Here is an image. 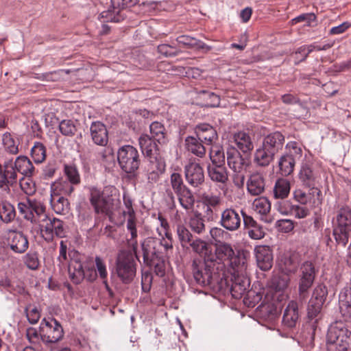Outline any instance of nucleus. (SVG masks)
<instances>
[{
  "label": "nucleus",
  "instance_id": "nucleus-1",
  "mask_svg": "<svg viewBox=\"0 0 351 351\" xmlns=\"http://www.w3.org/2000/svg\"><path fill=\"white\" fill-rule=\"evenodd\" d=\"M285 142V135L278 131L271 132L264 136L261 145L254 152V164L261 167L269 166L274 161L275 156L282 150Z\"/></svg>",
  "mask_w": 351,
  "mask_h": 351
},
{
  "label": "nucleus",
  "instance_id": "nucleus-2",
  "mask_svg": "<svg viewBox=\"0 0 351 351\" xmlns=\"http://www.w3.org/2000/svg\"><path fill=\"white\" fill-rule=\"evenodd\" d=\"M192 272L195 282L204 287L208 286L213 289L222 287L223 278L220 277L219 270L212 263L195 258L192 262Z\"/></svg>",
  "mask_w": 351,
  "mask_h": 351
},
{
  "label": "nucleus",
  "instance_id": "nucleus-3",
  "mask_svg": "<svg viewBox=\"0 0 351 351\" xmlns=\"http://www.w3.org/2000/svg\"><path fill=\"white\" fill-rule=\"evenodd\" d=\"M89 201L96 214H104L110 218L112 215L114 205V197L117 193V189L113 186H107L103 190L95 186L88 188Z\"/></svg>",
  "mask_w": 351,
  "mask_h": 351
},
{
  "label": "nucleus",
  "instance_id": "nucleus-4",
  "mask_svg": "<svg viewBox=\"0 0 351 351\" xmlns=\"http://www.w3.org/2000/svg\"><path fill=\"white\" fill-rule=\"evenodd\" d=\"M328 351L351 350V332L340 322L330 324L326 335Z\"/></svg>",
  "mask_w": 351,
  "mask_h": 351
},
{
  "label": "nucleus",
  "instance_id": "nucleus-5",
  "mask_svg": "<svg viewBox=\"0 0 351 351\" xmlns=\"http://www.w3.org/2000/svg\"><path fill=\"white\" fill-rule=\"evenodd\" d=\"M74 191L73 186L66 182H54L51 186L50 204L57 214L65 215L69 213L70 204L63 195H70Z\"/></svg>",
  "mask_w": 351,
  "mask_h": 351
},
{
  "label": "nucleus",
  "instance_id": "nucleus-6",
  "mask_svg": "<svg viewBox=\"0 0 351 351\" xmlns=\"http://www.w3.org/2000/svg\"><path fill=\"white\" fill-rule=\"evenodd\" d=\"M141 249L143 263H150L162 256L164 252L167 254L172 250L173 245L171 242L163 243L160 239L149 237L141 242Z\"/></svg>",
  "mask_w": 351,
  "mask_h": 351
},
{
  "label": "nucleus",
  "instance_id": "nucleus-7",
  "mask_svg": "<svg viewBox=\"0 0 351 351\" xmlns=\"http://www.w3.org/2000/svg\"><path fill=\"white\" fill-rule=\"evenodd\" d=\"M336 218L333 235L337 243L345 247L351 236V208L342 207L338 210Z\"/></svg>",
  "mask_w": 351,
  "mask_h": 351
},
{
  "label": "nucleus",
  "instance_id": "nucleus-8",
  "mask_svg": "<svg viewBox=\"0 0 351 351\" xmlns=\"http://www.w3.org/2000/svg\"><path fill=\"white\" fill-rule=\"evenodd\" d=\"M117 159L121 169L128 174H134L141 164L138 150L132 145H124L117 152Z\"/></svg>",
  "mask_w": 351,
  "mask_h": 351
},
{
  "label": "nucleus",
  "instance_id": "nucleus-9",
  "mask_svg": "<svg viewBox=\"0 0 351 351\" xmlns=\"http://www.w3.org/2000/svg\"><path fill=\"white\" fill-rule=\"evenodd\" d=\"M116 273L124 284H129L133 280L136 275V267L132 254L122 251L118 254Z\"/></svg>",
  "mask_w": 351,
  "mask_h": 351
},
{
  "label": "nucleus",
  "instance_id": "nucleus-10",
  "mask_svg": "<svg viewBox=\"0 0 351 351\" xmlns=\"http://www.w3.org/2000/svg\"><path fill=\"white\" fill-rule=\"evenodd\" d=\"M319 178V173L313 168L311 162H304L302 163L298 173L299 180L304 186L310 189L311 191H313V193H316L317 199L314 201V203L317 204L322 202L320 198L321 191L315 186Z\"/></svg>",
  "mask_w": 351,
  "mask_h": 351
},
{
  "label": "nucleus",
  "instance_id": "nucleus-11",
  "mask_svg": "<svg viewBox=\"0 0 351 351\" xmlns=\"http://www.w3.org/2000/svg\"><path fill=\"white\" fill-rule=\"evenodd\" d=\"M64 330L58 320L54 318L41 321V341L47 346L56 343L62 339Z\"/></svg>",
  "mask_w": 351,
  "mask_h": 351
},
{
  "label": "nucleus",
  "instance_id": "nucleus-12",
  "mask_svg": "<svg viewBox=\"0 0 351 351\" xmlns=\"http://www.w3.org/2000/svg\"><path fill=\"white\" fill-rule=\"evenodd\" d=\"M64 223L62 220L53 217L48 216L39 224V229L42 237L47 242L52 241L55 237L63 238L66 231Z\"/></svg>",
  "mask_w": 351,
  "mask_h": 351
},
{
  "label": "nucleus",
  "instance_id": "nucleus-13",
  "mask_svg": "<svg viewBox=\"0 0 351 351\" xmlns=\"http://www.w3.org/2000/svg\"><path fill=\"white\" fill-rule=\"evenodd\" d=\"M317 271L313 263L305 261L300 269L299 296L300 300H305L308 295V290L312 287Z\"/></svg>",
  "mask_w": 351,
  "mask_h": 351
},
{
  "label": "nucleus",
  "instance_id": "nucleus-14",
  "mask_svg": "<svg viewBox=\"0 0 351 351\" xmlns=\"http://www.w3.org/2000/svg\"><path fill=\"white\" fill-rule=\"evenodd\" d=\"M234 255V251L232 245L224 242L216 244L215 252L211 251L210 255L206 257L207 262L213 263L219 271H222L225 265L224 262L229 263Z\"/></svg>",
  "mask_w": 351,
  "mask_h": 351
},
{
  "label": "nucleus",
  "instance_id": "nucleus-15",
  "mask_svg": "<svg viewBox=\"0 0 351 351\" xmlns=\"http://www.w3.org/2000/svg\"><path fill=\"white\" fill-rule=\"evenodd\" d=\"M69 257L70 258L68 268L69 277L73 283L80 284L85 276L82 263L84 256L72 250L69 252Z\"/></svg>",
  "mask_w": 351,
  "mask_h": 351
},
{
  "label": "nucleus",
  "instance_id": "nucleus-16",
  "mask_svg": "<svg viewBox=\"0 0 351 351\" xmlns=\"http://www.w3.org/2000/svg\"><path fill=\"white\" fill-rule=\"evenodd\" d=\"M243 210L226 208L221 213L219 225L225 230L234 232L239 230L241 225Z\"/></svg>",
  "mask_w": 351,
  "mask_h": 351
},
{
  "label": "nucleus",
  "instance_id": "nucleus-17",
  "mask_svg": "<svg viewBox=\"0 0 351 351\" xmlns=\"http://www.w3.org/2000/svg\"><path fill=\"white\" fill-rule=\"evenodd\" d=\"M18 182V174L12 167V159L0 162V189L10 191Z\"/></svg>",
  "mask_w": 351,
  "mask_h": 351
},
{
  "label": "nucleus",
  "instance_id": "nucleus-18",
  "mask_svg": "<svg viewBox=\"0 0 351 351\" xmlns=\"http://www.w3.org/2000/svg\"><path fill=\"white\" fill-rule=\"evenodd\" d=\"M184 171L186 181L192 187H199L204 183V171L200 164L190 162L184 166Z\"/></svg>",
  "mask_w": 351,
  "mask_h": 351
},
{
  "label": "nucleus",
  "instance_id": "nucleus-19",
  "mask_svg": "<svg viewBox=\"0 0 351 351\" xmlns=\"http://www.w3.org/2000/svg\"><path fill=\"white\" fill-rule=\"evenodd\" d=\"M227 162L228 167L234 173H241L245 171L248 163L245 160L239 151L233 147L227 149Z\"/></svg>",
  "mask_w": 351,
  "mask_h": 351
},
{
  "label": "nucleus",
  "instance_id": "nucleus-20",
  "mask_svg": "<svg viewBox=\"0 0 351 351\" xmlns=\"http://www.w3.org/2000/svg\"><path fill=\"white\" fill-rule=\"evenodd\" d=\"M258 267L263 271L269 270L273 265V254L267 245H258L254 249Z\"/></svg>",
  "mask_w": 351,
  "mask_h": 351
},
{
  "label": "nucleus",
  "instance_id": "nucleus-21",
  "mask_svg": "<svg viewBox=\"0 0 351 351\" xmlns=\"http://www.w3.org/2000/svg\"><path fill=\"white\" fill-rule=\"evenodd\" d=\"M241 215L244 229L248 236L254 240L263 239L265 234L263 226L258 224L252 216L247 215L244 211H241Z\"/></svg>",
  "mask_w": 351,
  "mask_h": 351
},
{
  "label": "nucleus",
  "instance_id": "nucleus-22",
  "mask_svg": "<svg viewBox=\"0 0 351 351\" xmlns=\"http://www.w3.org/2000/svg\"><path fill=\"white\" fill-rule=\"evenodd\" d=\"M165 170V164L163 162L158 160L157 158L149 159L144 167L147 182L152 184L157 182Z\"/></svg>",
  "mask_w": 351,
  "mask_h": 351
},
{
  "label": "nucleus",
  "instance_id": "nucleus-23",
  "mask_svg": "<svg viewBox=\"0 0 351 351\" xmlns=\"http://www.w3.org/2000/svg\"><path fill=\"white\" fill-rule=\"evenodd\" d=\"M122 10L125 8H130L135 5L138 0H121ZM100 17L105 19L104 22H120L123 20L125 15L123 10L113 8L112 10L108 9L100 14Z\"/></svg>",
  "mask_w": 351,
  "mask_h": 351
},
{
  "label": "nucleus",
  "instance_id": "nucleus-24",
  "mask_svg": "<svg viewBox=\"0 0 351 351\" xmlns=\"http://www.w3.org/2000/svg\"><path fill=\"white\" fill-rule=\"evenodd\" d=\"M93 141L97 145L105 146L108 141V134L106 125L100 121L93 122L90 128Z\"/></svg>",
  "mask_w": 351,
  "mask_h": 351
},
{
  "label": "nucleus",
  "instance_id": "nucleus-25",
  "mask_svg": "<svg viewBox=\"0 0 351 351\" xmlns=\"http://www.w3.org/2000/svg\"><path fill=\"white\" fill-rule=\"evenodd\" d=\"M195 132L199 140L206 145H211L217 138V134L215 128L207 123L197 125Z\"/></svg>",
  "mask_w": 351,
  "mask_h": 351
},
{
  "label": "nucleus",
  "instance_id": "nucleus-26",
  "mask_svg": "<svg viewBox=\"0 0 351 351\" xmlns=\"http://www.w3.org/2000/svg\"><path fill=\"white\" fill-rule=\"evenodd\" d=\"M156 141L148 134H143L138 138V143L142 153L149 159L156 158L158 154V148Z\"/></svg>",
  "mask_w": 351,
  "mask_h": 351
},
{
  "label": "nucleus",
  "instance_id": "nucleus-27",
  "mask_svg": "<svg viewBox=\"0 0 351 351\" xmlns=\"http://www.w3.org/2000/svg\"><path fill=\"white\" fill-rule=\"evenodd\" d=\"M232 143L243 154L250 153L254 149V145L249 134L245 132H237L232 134Z\"/></svg>",
  "mask_w": 351,
  "mask_h": 351
},
{
  "label": "nucleus",
  "instance_id": "nucleus-28",
  "mask_svg": "<svg viewBox=\"0 0 351 351\" xmlns=\"http://www.w3.org/2000/svg\"><path fill=\"white\" fill-rule=\"evenodd\" d=\"M298 319V305L296 302L291 300L285 310L282 323L285 326L292 328L296 326Z\"/></svg>",
  "mask_w": 351,
  "mask_h": 351
},
{
  "label": "nucleus",
  "instance_id": "nucleus-29",
  "mask_svg": "<svg viewBox=\"0 0 351 351\" xmlns=\"http://www.w3.org/2000/svg\"><path fill=\"white\" fill-rule=\"evenodd\" d=\"M265 181L260 173H252L247 181V190L252 195H259L265 191Z\"/></svg>",
  "mask_w": 351,
  "mask_h": 351
},
{
  "label": "nucleus",
  "instance_id": "nucleus-30",
  "mask_svg": "<svg viewBox=\"0 0 351 351\" xmlns=\"http://www.w3.org/2000/svg\"><path fill=\"white\" fill-rule=\"evenodd\" d=\"M340 313L346 321L351 320V288H343L339 295Z\"/></svg>",
  "mask_w": 351,
  "mask_h": 351
},
{
  "label": "nucleus",
  "instance_id": "nucleus-31",
  "mask_svg": "<svg viewBox=\"0 0 351 351\" xmlns=\"http://www.w3.org/2000/svg\"><path fill=\"white\" fill-rule=\"evenodd\" d=\"M12 167L16 173H20L25 177H32L34 174L35 168L31 160L25 156H19L12 161Z\"/></svg>",
  "mask_w": 351,
  "mask_h": 351
},
{
  "label": "nucleus",
  "instance_id": "nucleus-32",
  "mask_svg": "<svg viewBox=\"0 0 351 351\" xmlns=\"http://www.w3.org/2000/svg\"><path fill=\"white\" fill-rule=\"evenodd\" d=\"M125 239L127 245L129 248L132 249L135 254L136 258L138 250V230H137V221H132L129 220L126 221V234Z\"/></svg>",
  "mask_w": 351,
  "mask_h": 351
},
{
  "label": "nucleus",
  "instance_id": "nucleus-33",
  "mask_svg": "<svg viewBox=\"0 0 351 351\" xmlns=\"http://www.w3.org/2000/svg\"><path fill=\"white\" fill-rule=\"evenodd\" d=\"M208 175L215 182L225 184L228 180V173L225 165H208Z\"/></svg>",
  "mask_w": 351,
  "mask_h": 351
},
{
  "label": "nucleus",
  "instance_id": "nucleus-34",
  "mask_svg": "<svg viewBox=\"0 0 351 351\" xmlns=\"http://www.w3.org/2000/svg\"><path fill=\"white\" fill-rule=\"evenodd\" d=\"M10 248L16 253L25 252L29 246L27 238L21 232H12L10 235Z\"/></svg>",
  "mask_w": 351,
  "mask_h": 351
},
{
  "label": "nucleus",
  "instance_id": "nucleus-35",
  "mask_svg": "<svg viewBox=\"0 0 351 351\" xmlns=\"http://www.w3.org/2000/svg\"><path fill=\"white\" fill-rule=\"evenodd\" d=\"M324 304L310 299L307 307V316L309 321V326L315 331L317 330V324L320 319L321 310Z\"/></svg>",
  "mask_w": 351,
  "mask_h": 351
},
{
  "label": "nucleus",
  "instance_id": "nucleus-36",
  "mask_svg": "<svg viewBox=\"0 0 351 351\" xmlns=\"http://www.w3.org/2000/svg\"><path fill=\"white\" fill-rule=\"evenodd\" d=\"M30 217L29 220L32 223L39 224L42 221L45 220L49 215L46 213V208L40 202L32 200L29 202Z\"/></svg>",
  "mask_w": 351,
  "mask_h": 351
},
{
  "label": "nucleus",
  "instance_id": "nucleus-37",
  "mask_svg": "<svg viewBox=\"0 0 351 351\" xmlns=\"http://www.w3.org/2000/svg\"><path fill=\"white\" fill-rule=\"evenodd\" d=\"M245 275L237 276L232 285L230 291L232 295L234 298H241L245 293L250 285V280Z\"/></svg>",
  "mask_w": 351,
  "mask_h": 351
},
{
  "label": "nucleus",
  "instance_id": "nucleus-38",
  "mask_svg": "<svg viewBox=\"0 0 351 351\" xmlns=\"http://www.w3.org/2000/svg\"><path fill=\"white\" fill-rule=\"evenodd\" d=\"M203 142L195 136H187L185 138L186 148L194 155L202 158L206 154V148L202 145Z\"/></svg>",
  "mask_w": 351,
  "mask_h": 351
},
{
  "label": "nucleus",
  "instance_id": "nucleus-39",
  "mask_svg": "<svg viewBox=\"0 0 351 351\" xmlns=\"http://www.w3.org/2000/svg\"><path fill=\"white\" fill-rule=\"evenodd\" d=\"M189 227L194 233L202 235L206 232V225L202 214L198 211L195 212L189 219Z\"/></svg>",
  "mask_w": 351,
  "mask_h": 351
},
{
  "label": "nucleus",
  "instance_id": "nucleus-40",
  "mask_svg": "<svg viewBox=\"0 0 351 351\" xmlns=\"http://www.w3.org/2000/svg\"><path fill=\"white\" fill-rule=\"evenodd\" d=\"M176 42L191 49H206V51H209L211 49L210 47L206 45L204 42L187 35H182L177 37Z\"/></svg>",
  "mask_w": 351,
  "mask_h": 351
},
{
  "label": "nucleus",
  "instance_id": "nucleus-41",
  "mask_svg": "<svg viewBox=\"0 0 351 351\" xmlns=\"http://www.w3.org/2000/svg\"><path fill=\"white\" fill-rule=\"evenodd\" d=\"M16 210L14 206L8 201H1L0 204V220L9 223L13 221L16 217Z\"/></svg>",
  "mask_w": 351,
  "mask_h": 351
},
{
  "label": "nucleus",
  "instance_id": "nucleus-42",
  "mask_svg": "<svg viewBox=\"0 0 351 351\" xmlns=\"http://www.w3.org/2000/svg\"><path fill=\"white\" fill-rule=\"evenodd\" d=\"M150 137L160 144H165L167 141V133L165 126L160 122L154 121L149 126Z\"/></svg>",
  "mask_w": 351,
  "mask_h": 351
},
{
  "label": "nucleus",
  "instance_id": "nucleus-43",
  "mask_svg": "<svg viewBox=\"0 0 351 351\" xmlns=\"http://www.w3.org/2000/svg\"><path fill=\"white\" fill-rule=\"evenodd\" d=\"M290 182L285 178L278 179L274 187V196L276 199H285L290 193Z\"/></svg>",
  "mask_w": 351,
  "mask_h": 351
},
{
  "label": "nucleus",
  "instance_id": "nucleus-44",
  "mask_svg": "<svg viewBox=\"0 0 351 351\" xmlns=\"http://www.w3.org/2000/svg\"><path fill=\"white\" fill-rule=\"evenodd\" d=\"M229 263L234 270V275L243 276L246 274L247 263L244 254L237 256L234 254L233 258L230 260Z\"/></svg>",
  "mask_w": 351,
  "mask_h": 351
},
{
  "label": "nucleus",
  "instance_id": "nucleus-45",
  "mask_svg": "<svg viewBox=\"0 0 351 351\" xmlns=\"http://www.w3.org/2000/svg\"><path fill=\"white\" fill-rule=\"evenodd\" d=\"M181 206L185 210H191L195 204V197L191 191L186 187L176 193Z\"/></svg>",
  "mask_w": 351,
  "mask_h": 351
},
{
  "label": "nucleus",
  "instance_id": "nucleus-46",
  "mask_svg": "<svg viewBox=\"0 0 351 351\" xmlns=\"http://www.w3.org/2000/svg\"><path fill=\"white\" fill-rule=\"evenodd\" d=\"M188 245L192 248L193 251L204 256V261H206V256L210 255L211 247L204 241L197 237H194Z\"/></svg>",
  "mask_w": 351,
  "mask_h": 351
},
{
  "label": "nucleus",
  "instance_id": "nucleus-47",
  "mask_svg": "<svg viewBox=\"0 0 351 351\" xmlns=\"http://www.w3.org/2000/svg\"><path fill=\"white\" fill-rule=\"evenodd\" d=\"M295 163L296 162L294 161V159L289 156L282 154L278 160L280 174L283 176L291 175L293 172Z\"/></svg>",
  "mask_w": 351,
  "mask_h": 351
},
{
  "label": "nucleus",
  "instance_id": "nucleus-48",
  "mask_svg": "<svg viewBox=\"0 0 351 351\" xmlns=\"http://www.w3.org/2000/svg\"><path fill=\"white\" fill-rule=\"evenodd\" d=\"M3 146L4 150L12 155H16L19 153V141L17 138L13 137L10 133H5L3 135Z\"/></svg>",
  "mask_w": 351,
  "mask_h": 351
},
{
  "label": "nucleus",
  "instance_id": "nucleus-49",
  "mask_svg": "<svg viewBox=\"0 0 351 351\" xmlns=\"http://www.w3.org/2000/svg\"><path fill=\"white\" fill-rule=\"evenodd\" d=\"M31 156L35 163L43 162L47 157L46 147L40 142H35L31 149Z\"/></svg>",
  "mask_w": 351,
  "mask_h": 351
},
{
  "label": "nucleus",
  "instance_id": "nucleus-50",
  "mask_svg": "<svg viewBox=\"0 0 351 351\" xmlns=\"http://www.w3.org/2000/svg\"><path fill=\"white\" fill-rule=\"evenodd\" d=\"M176 233L180 244L182 247L188 245V243L194 238L192 233L183 224L178 223L176 226Z\"/></svg>",
  "mask_w": 351,
  "mask_h": 351
},
{
  "label": "nucleus",
  "instance_id": "nucleus-51",
  "mask_svg": "<svg viewBox=\"0 0 351 351\" xmlns=\"http://www.w3.org/2000/svg\"><path fill=\"white\" fill-rule=\"evenodd\" d=\"M289 281L288 274L274 276L271 281V287L276 292L283 291L288 287Z\"/></svg>",
  "mask_w": 351,
  "mask_h": 351
},
{
  "label": "nucleus",
  "instance_id": "nucleus-52",
  "mask_svg": "<svg viewBox=\"0 0 351 351\" xmlns=\"http://www.w3.org/2000/svg\"><path fill=\"white\" fill-rule=\"evenodd\" d=\"M252 206L254 210L261 215H267L271 210V203L265 197H260L255 199Z\"/></svg>",
  "mask_w": 351,
  "mask_h": 351
},
{
  "label": "nucleus",
  "instance_id": "nucleus-53",
  "mask_svg": "<svg viewBox=\"0 0 351 351\" xmlns=\"http://www.w3.org/2000/svg\"><path fill=\"white\" fill-rule=\"evenodd\" d=\"M286 152L284 154L294 159V161L300 160L302 156V149L295 141H290L285 146Z\"/></svg>",
  "mask_w": 351,
  "mask_h": 351
},
{
  "label": "nucleus",
  "instance_id": "nucleus-54",
  "mask_svg": "<svg viewBox=\"0 0 351 351\" xmlns=\"http://www.w3.org/2000/svg\"><path fill=\"white\" fill-rule=\"evenodd\" d=\"M211 165H225V154L221 147L213 146L209 153Z\"/></svg>",
  "mask_w": 351,
  "mask_h": 351
},
{
  "label": "nucleus",
  "instance_id": "nucleus-55",
  "mask_svg": "<svg viewBox=\"0 0 351 351\" xmlns=\"http://www.w3.org/2000/svg\"><path fill=\"white\" fill-rule=\"evenodd\" d=\"M64 171L69 181L68 184L73 186L80 183V176L75 167L66 165H64ZM66 182L67 183V182Z\"/></svg>",
  "mask_w": 351,
  "mask_h": 351
},
{
  "label": "nucleus",
  "instance_id": "nucleus-56",
  "mask_svg": "<svg viewBox=\"0 0 351 351\" xmlns=\"http://www.w3.org/2000/svg\"><path fill=\"white\" fill-rule=\"evenodd\" d=\"M314 50H315V44L303 45L298 48L294 54V58L295 60V64H298L300 62L304 61L308 54Z\"/></svg>",
  "mask_w": 351,
  "mask_h": 351
},
{
  "label": "nucleus",
  "instance_id": "nucleus-57",
  "mask_svg": "<svg viewBox=\"0 0 351 351\" xmlns=\"http://www.w3.org/2000/svg\"><path fill=\"white\" fill-rule=\"evenodd\" d=\"M202 202L205 207L217 209L221 204L222 199L219 195L204 193L202 195Z\"/></svg>",
  "mask_w": 351,
  "mask_h": 351
},
{
  "label": "nucleus",
  "instance_id": "nucleus-58",
  "mask_svg": "<svg viewBox=\"0 0 351 351\" xmlns=\"http://www.w3.org/2000/svg\"><path fill=\"white\" fill-rule=\"evenodd\" d=\"M59 130L62 135L71 136L75 134L77 128L72 120L64 119L60 122Z\"/></svg>",
  "mask_w": 351,
  "mask_h": 351
},
{
  "label": "nucleus",
  "instance_id": "nucleus-59",
  "mask_svg": "<svg viewBox=\"0 0 351 351\" xmlns=\"http://www.w3.org/2000/svg\"><path fill=\"white\" fill-rule=\"evenodd\" d=\"M158 52L165 57H175L181 53V50L175 45L169 44H161L158 46Z\"/></svg>",
  "mask_w": 351,
  "mask_h": 351
},
{
  "label": "nucleus",
  "instance_id": "nucleus-60",
  "mask_svg": "<svg viewBox=\"0 0 351 351\" xmlns=\"http://www.w3.org/2000/svg\"><path fill=\"white\" fill-rule=\"evenodd\" d=\"M145 265L153 267L154 272L159 277H163L165 275L166 265L163 256L158 258L157 261H154L153 263H144Z\"/></svg>",
  "mask_w": 351,
  "mask_h": 351
},
{
  "label": "nucleus",
  "instance_id": "nucleus-61",
  "mask_svg": "<svg viewBox=\"0 0 351 351\" xmlns=\"http://www.w3.org/2000/svg\"><path fill=\"white\" fill-rule=\"evenodd\" d=\"M317 16L314 13H304L299 15L298 16L291 19L290 21L292 25L298 23L306 22V25L308 27H313V23L316 22Z\"/></svg>",
  "mask_w": 351,
  "mask_h": 351
},
{
  "label": "nucleus",
  "instance_id": "nucleus-62",
  "mask_svg": "<svg viewBox=\"0 0 351 351\" xmlns=\"http://www.w3.org/2000/svg\"><path fill=\"white\" fill-rule=\"evenodd\" d=\"M31 178L25 176L19 180L21 190L28 195H32L36 192V184Z\"/></svg>",
  "mask_w": 351,
  "mask_h": 351
},
{
  "label": "nucleus",
  "instance_id": "nucleus-63",
  "mask_svg": "<svg viewBox=\"0 0 351 351\" xmlns=\"http://www.w3.org/2000/svg\"><path fill=\"white\" fill-rule=\"evenodd\" d=\"M171 186L175 193L187 187L183 182L182 177L179 173H173L170 176Z\"/></svg>",
  "mask_w": 351,
  "mask_h": 351
},
{
  "label": "nucleus",
  "instance_id": "nucleus-64",
  "mask_svg": "<svg viewBox=\"0 0 351 351\" xmlns=\"http://www.w3.org/2000/svg\"><path fill=\"white\" fill-rule=\"evenodd\" d=\"M25 265L32 270H36L40 265L38 254L35 252H29L24 256Z\"/></svg>",
  "mask_w": 351,
  "mask_h": 351
}]
</instances>
